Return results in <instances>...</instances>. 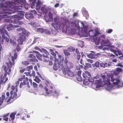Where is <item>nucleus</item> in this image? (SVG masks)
Returning a JSON list of instances; mask_svg holds the SVG:
<instances>
[{
  "label": "nucleus",
  "mask_w": 123,
  "mask_h": 123,
  "mask_svg": "<svg viewBox=\"0 0 123 123\" xmlns=\"http://www.w3.org/2000/svg\"><path fill=\"white\" fill-rule=\"evenodd\" d=\"M15 3L12 2L11 3L9 1H6L5 3H1L0 4V6L1 7H4L5 8L3 9V11H4L3 13H7L9 14H11L14 13L13 10L14 12H19L17 15H14V17L15 18L17 19L20 20L22 19L24 16V12L20 11L19 10L21 9H18V11H16L14 8V6L13 4H14Z\"/></svg>",
  "instance_id": "1"
},
{
  "label": "nucleus",
  "mask_w": 123,
  "mask_h": 123,
  "mask_svg": "<svg viewBox=\"0 0 123 123\" xmlns=\"http://www.w3.org/2000/svg\"><path fill=\"white\" fill-rule=\"evenodd\" d=\"M14 51L15 52L13 54V55L11 57L12 62L11 60H9L8 62L6 63V64L7 66V68L6 65H3V68L5 71V73L3 76V74L0 76V84H4L8 80V78L6 77L7 74L8 75L10 74V73L11 71V68L12 66V65H14L15 64L14 60L16 59L17 57V54L15 50H14Z\"/></svg>",
  "instance_id": "2"
},
{
  "label": "nucleus",
  "mask_w": 123,
  "mask_h": 123,
  "mask_svg": "<svg viewBox=\"0 0 123 123\" xmlns=\"http://www.w3.org/2000/svg\"><path fill=\"white\" fill-rule=\"evenodd\" d=\"M17 30L18 32H21L19 33L18 34L19 36L17 40L18 44L16 46L15 49L18 52L21 49L20 46L19 45V44L21 45L22 44L23 42L25 41L26 39V36L28 37L30 33L29 32H27L25 28L22 27L17 29Z\"/></svg>",
  "instance_id": "3"
},
{
  "label": "nucleus",
  "mask_w": 123,
  "mask_h": 123,
  "mask_svg": "<svg viewBox=\"0 0 123 123\" xmlns=\"http://www.w3.org/2000/svg\"><path fill=\"white\" fill-rule=\"evenodd\" d=\"M15 4H13L14 6V8L16 11H18V9H21V8L25 7L26 9L28 8V4L25 1V0H13ZM12 2L11 3H12Z\"/></svg>",
  "instance_id": "4"
},
{
  "label": "nucleus",
  "mask_w": 123,
  "mask_h": 123,
  "mask_svg": "<svg viewBox=\"0 0 123 123\" xmlns=\"http://www.w3.org/2000/svg\"><path fill=\"white\" fill-rule=\"evenodd\" d=\"M64 62V65L63 64H61L62 69L63 71H66V70L68 69H69L73 67V64L70 62H68L67 58H65Z\"/></svg>",
  "instance_id": "5"
},
{
  "label": "nucleus",
  "mask_w": 123,
  "mask_h": 123,
  "mask_svg": "<svg viewBox=\"0 0 123 123\" xmlns=\"http://www.w3.org/2000/svg\"><path fill=\"white\" fill-rule=\"evenodd\" d=\"M107 84L108 85H111L110 81L112 82L114 85H117L120 82V80L118 79H115L113 78V75L111 74L108 75L107 78Z\"/></svg>",
  "instance_id": "6"
},
{
  "label": "nucleus",
  "mask_w": 123,
  "mask_h": 123,
  "mask_svg": "<svg viewBox=\"0 0 123 123\" xmlns=\"http://www.w3.org/2000/svg\"><path fill=\"white\" fill-rule=\"evenodd\" d=\"M16 19H15V20L13 22V21L11 19H7V18H5L4 19V21L6 22H10V23H13L14 24H17V25H18V26H19L18 25H21L23 23L22 22L19 21H17ZM18 26V27H19Z\"/></svg>",
  "instance_id": "7"
},
{
  "label": "nucleus",
  "mask_w": 123,
  "mask_h": 123,
  "mask_svg": "<svg viewBox=\"0 0 123 123\" xmlns=\"http://www.w3.org/2000/svg\"><path fill=\"white\" fill-rule=\"evenodd\" d=\"M17 90H16V92L14 91V95H11V96L8 99V100L7 101V102H9L10 101V100L11 99V98H12V99H16L20 95L16 93V92H17Z\"/></svg>",
  "instance_id": "8"
},
{
  "label": "nucleus",
  "mask_w": 123,
  "mask_h": 123,
  "mask_svg": "<svg viewBox=\"0 0 123 123\" xmlns=\"http://www.w3.org/2000/svg\"><path fill=\"white\" fill-rule=\"evenodd\" d=\"M32 51L33 52L36 54V56L38 59L40 61H42L43 60L42 59L43 55H42L40 54L38 51H37L33 50Z\"/></svg>",
  "instance_id": "9"
},
{
  "label": "nucleus",
  "mask_w": 123,
  "mask_h": 123,
  "mask_svg": "<svg viewBox=\"0 0 123 123\" xmlns=\"http://www.w3.org/2000/svg\"><path fill=\"white\" fill-rule=\"evenodd\" d=\"M2 39L1 40V43H3L4 42V40H5L6 42H8L9 41L10 37L9 36H5V33H3L2 36Z\"/></svg>",
  "instance_id": "10"
},
{
  "label": "nucleus",
  "mask_w": 123,
  "mask_h": 123,
  "mask_svg": "<svg viewBox=\"0 0 123 123\" xmlns=\"http://www.w3.org/2000/svg\"><path fill=\"white\" fill-rule=\"evenodd\" d=\"M123 70L122 69L119 68H116V70L113 71V74L116 76L118 75L120 73H122Z\"/></svg>",
  "instance_id": "11"
},
{
  "label": "nucleus",
  "mask_w": 123,
  "mask_h": 123,
  "mask_svg": "<svg viewBox=\"0 0 123 123\" xmlns=\"http://www.w3.org/2000/svg\"><path fill=\"white\" fill-rule=\"evenodd\" d=\"M42 51L43 53V52L45 55L44 54H43V57L46 58L48 59H49V57L48 56V55L49 54V53L44 48H42Z\"/></svg>",
  "instance_id": "12"
},
{
  "label": "nucleus",
  "mask_w": 123,
  "mask_h": 123,
  "mask_svg": "<svg viewBox=\"0 0 123 123\" xmlns=\"http://www.w3.org/2000/svg\"><path fill=\"white\" fill-rule=\"evenodd\" d=\"M102 80L101 79H99L98 80H95V83L92 84V86H94V87H95L96 88L99 87L98 86V85H97L98 84H100L101 82H102Z\"/></svg>",
  "instance_id": "13"
},
{
  "label": "nucleus",
  "mask_w": 123,
  "mask_h": 123,
  "mask_svg": "<svg viewBox=\"0 0 123 123\" xmlns=\"http://www.w3.org/2000/svg\"><path fill=\"white\" fill-rule=\"evenodd\" d=\"M65 23L64 24H63L62 23H61V25L59 26V27L61 28H63L65 26H66V27H69L70 23L69 21L67 20L65 21Z\"/></svg>",
  "instance_id": "14"
},
{
  "label": "nucleus",
  "mask_w": 123,
  "mask_h": 123,
  "mask_svg": "<svg viewBox=\"0 0 123 123\" xmlns=\"http://www.w3.org/2000/svg\"><path fill=\"white\" fill-rule=\"evenodd\" d=\"M25 17L27 19H30L34 18L33 14L31 13L26 12L25 14Z\"/></svg>",
  "instance_id": "15"
},
{
  "label": "nucleus",
  "mask_w": 123,
  "mask_h": 123,
  "mask_svg": "<svg viewBox=\"0 0 123 123\" xmlns=\"http://www.w3.org/2000/svg\"><path fill=\"white\" fill-rule=\"evenodd\" d=\"M50 88L51 89V90H50V93H52V95H53L54 96L57 97L59 95V93L58 92L56 91V90H55L53 92V91L52 90L53 88V87L52 86H50Z\"/></svg>",
  "instance_id": "16"
},
{
  "label": "nucleus",
  "mask_w": 123,
  "mask_h": 123,
  "mask_svg": "<svg viewBox=\"0 0 123 123\" xmlns=\"http://www.w3.org/2000/svg\"><path fill=\"white\" fill-rule=\"evenodd\" d=\"M27 84L28 87V88H30V86L29 85V83L28 82H26V80H24L23 82H21L20 84L19 87L20 88H22L23 86Z\"/></svg>",
  "instance_id": "17"
},
{
  "label": "nucleus",
  "mask_w": 123,
  "mask_h": 123,
  "mask_svg": "<svg viewBox=\"0 0 123 123\" xmlns=\"http://www.w3.org/2000/svg\"><path fill=\"white\" fill-rule=\"evenodd\" d=\"M1 98L0 97V106L2 104L5 98V93L4 92L2 93Z\"/></svg>",
  "instance_id": "18"
},
{
  "label": "nucleus",
  "mask_w": 123,
  "mask_h": 123,
  "mask_svg": "<svg viewBox=\"0 0 123 123\" xmlns=\"http://www.w3.org/2000/svg\"><path fill=\"white\" fill-rule=\"evenodd\" d=\"M11 89L12 90L10 93V94L11 95H14V91L16 92V90H17V91L16 92V93L17 94V92L18 91V89L17 88V87H16V88H15V86H14L12 85L11 87Z\"/></svg>",
  "instance_id": "19"
},
{
  "label": "nucleus",
  "mask_w": 123,
  "mask_h": 123,
  "mask_svg": "<svg viewBox=\"0 0 123 123\" xmlns=\"http://www.w3.org/2000/svg\"><path fill=\"white\" fill-rule=\"evenodd\" d=\"M18 26L17 25H13L12 24H10L9 26L7 27V29L9 31L12 29V27H17Z\"/></svg>",
  "instance_id": "20"
},
{
  "label": "nucleus",
  "mask_w": 123,
  "mask_h": 123,
  "mask_svg": "<svg viewBox=\"0 0 123 123\" xmlns=\"http://www.w3.org/2000/svg\"><path fill=\"white\" fill-rule=\"evenodd\" d=\"M81 24L82 25V26H81V28L82 29H84V33H85L86 34H87L88 31H87V28L88 27L87 26H84V24L83 22L81 23Z\"/></svg>",
  "instance_id": "21"
},
{
  "label": "nucleus",
  "mask_w": 123,
  "mask_h": 123,
  "mask_svg": "<svg viewBox=\"0 0 123 123\" xmlns=\"http://www.w3.org/2000/svg\"><path fill=\"white\" fill-rule=\"evenodd\" d=\"M65 72H67V75L70 77H73L74 76V74L69 69L66 70V71H64Z\"/></svg>",
  "instance_id": "22"
},
{
  "label": "nucleus",
  "mask_w": 123,
  "mask_h": 123,
  "mask_svg": "<svg viewBox=\"0 0 123 123\" xmlns=\"http://www.w3.org/2000/svg\"><path fill=\"white\" fill-rule=\"evenodd\" d=\"M86 34L87 36L89 35L90 37H92L94 35V34L93 30H90L89 32H87V34Z\"/></svg>",
  "instance_id": "23"
},
{
  "label": "nucleus",
  "mask_w": 123,
  "mask_h": 123,
  "mask_svg": "<svg viewBox=\"0 0 123 123\" xmlns=\"http://www.w3.org/2000/svg\"><path fill=\"white\" fill-rule=\"evenodd\" d=\"M41 10L43 13H46L47 12L48 10L47 8L45 6L42 7L41 8Z\"/></svg>",
  "instance_id": "24"
},
{
  "label": "nucleus",
  "mask_w": 123,
  "mask_h": 123,
  "mask_svg": "<svg viewBox=\"0 0 123 123\" xmlns=\"http://www.w3.org/2000/svg\"><path fill=\"white\" fill-rule=\"evenodd\" d=\"M95 54V52L93 51L92 53H90L88 55V57L90 58L93 59L96 58L94 55Z\"/></svg>",
  "instance_id": "25"
},
{
  "label": "nucleus",
  "mask_w": 123,
  "mask_h": 123,
  "mask_svg": "<svg viewBox=\"0 0 123 123\" xmlns=\"http://www.w3.org/2000/svg\"><path fill=\"white\" fill-rule=\"evenodd\" d=\"M9 114V113H7L4 114L3 116V118H4L3 120L6 121H7L8 120V117H7Z\"/></svg>",
  "instance_id": "26"
},
{
  "label": "nucleus",
  "mask_w": 123,
  "mask_h": 123,
  "mask_svg": "<svg viewBox=\"0 0 123 123\" xmlns=\"http://www.w3.org/2000/svg\"><path fill=\"white\" fill-rule=\"evenodd\" d=\"M75 21H72L71 22L70 24L71 26L72 27H76L77 26L78 27L79 26H77L78 25L75 24Z\"/></svg>",
  "instance_id": "27"
},
{
  "label": "nucleus",
  "mask_w": 123,
  "mask_h": 123,
  "mask_svg": "<svg viewBox=\"0 0 123 123\" xmlns=\"http://www.w3.org/2000/svg\"><path fill=\"white\" fill-rule=\"evenodd\" d=\"M110 43L109 40L108 39H106L105 40H102L101 43L103 44H107Z\"/></svg>",
  "instance_id": "28"
},
{
  "label": "nucleus",
  "mask_w": 123,
  "mask_h": 123,
  "mask_svg": "<svg viewBox=\"0 0 123 123\" xmlns=\"http://www.w3.org/2000/svg\"><path fill=\"white\" fill-rule=\"evenodd\" d=\"M16 113H15L12 112L11 113L10 116V117L11 118L12 120H13L15 118V115Z\"/></svg>",
  "instance_id": "29"
},
{
  "label": "nucleus",
  "mask_w": 123,
  "mask_h": 123,
  "mask_svg": "<svg viewBox=\"0 0 123 123\" xmlns=\"http://www.w3.org/2000/svg\"><path fill=\"white\" fill-rule=\"evenodd\" d=\"M106 84H107V81L106 82H105V81L104 80H103L101 82L100 85H98V87H100V86H103L104 85H105Z\"/></svg>",
  "instance_id": "30"
},
{
  "label": "nucleus",
  "mask_w": 123,
  "mask_h": 123,
  "mask_svg": "<svg viewBox=\"0 0 123 123\" xmlns=\"http://www.w3.org/2000/svg\"><path fill=\"white\" fill-rule=\"evenodd\" d=\"M44 30L43 28H38L37 29V31L38 32L42 33L44 32Z\"/></svg>",
  "instance_id": "31"
},
{
  "label": "nucleus",
  "mask_w": 123,
  "mask_h": 123,
  "mask_svg": "<svg viewBox=\"0 0 123 123\" xmlns=\"http://www.w3.org/2000/svg\"><path fill=\"white\" fill-rule=\"evenodd\" d=\"M100 67L104 68L106 67L107 63L106 62L101 63H100Z\"/></svg>",
  "instance_id": "32"
},
{
  "label": "nucleus",
  "mask_w": 123,
  "mask_h": 123,
  "mask_svg": "<svg viewBox=\"0 0 123 123\" xmlns=\"http://www.w3.org/2000/svg\"><path fill=\"white\" fill-rule=\"evenodd\" d=\"M68 51L70 52L74 51L75 50V49L72 46H70L68 48Z\"/></svg>",
  "instance_id": "33"
},
{
  "label": "nucleus",
  "mask_w": 123,
  "mask_h": 123,
  "mask_svg": "<svg viewBox=\"0 0 123 123\" xmlns=\"http://www.w3.org/2000/svg\"><path fill=\"white\" fill-rule=\"evenodd\" d=\"M87 80H88L89 82H93L94 81V80L93 79V78L90 76L89 77L87 78Z\"/></svg>",
  "instance_id": "34"
},
{
  "label": "nucleus",
  "mask_w": 123,
  "mask_h": 123,
  "mask_svg": "<svg viewBox=\"0 0 123 123\" xmlns=\"http://www.w3.org/2000/svg\"><path fill=\"white\" fill-rule=\"evenodd\" d=\"M10 43L13 45H15L16 44V41L11 39L10 40Z\"/></svg>",
  "instance_id": "35"
},
{
  "label": "nucleus",
  "mask_w": 123,
  "mask_h": 123,
  "mask_svg": "<svg viewBox=\"0 0 123 123\" xmlns=\"http://www.w3.org/2000/svg\"><path fill=\"white\" fill-rule=\"evenodd\" d=\"M21 63L22 64L25 66L29 64V62L26 61H23Z\"/></svg>",
  "instance_id": "36"
},
{
  "label": "nucleus",
  "mask_w": 123,
  "mask_h": 123,
  "mask_svg": "<svg viewBox=\"0 0 123 123\" xmlns=\"http://www.w3.org/2000/svg\"><path fill=\"white\" fill-rule=\"evenodd\" d=\"M44 32L46 34L48 35L50 34V31L47 29H44Z\"/></svg>",
  "instance_id": "37"
},
{
  "label": "nucleus",
  "mask_w": 123,
  "mask_h": 123,
  "mask_svg": "<svg viewBox=\"0 0 123 123\" xmlns=\"http://www.w3.org/2000/svg\"><path fill=\"white\" fill-rule=\"evenodd\" d=\"M95 33H94L95 36L100 34V33L99 32L98 29H95Z\"/></svg>",
  "instance_id": "38"
},
{
  "label": "nucleus",
  "mask_w": 123,
  "mask_h": 123,
  "mask_svg": "<svg viewBox=\"0 0 123 123\" xmlns=\"http://www.w3.org/2000/svg\"><path fill=\"white\" fill-rule=\"evenodd\" d=\"M76 79L77 80L79 81H82V79L80 76H77Z\"/></svg>",
  "instance_id": "39"
},
{
  "label": "nucleus",
  "mask_w": 123,
  "mask_h": 123,
  "mask_svg": "<svg viewBox=\"0 0 123 123\" xmlns=\"http://www.w3.org/2000/svg\"><path fill=\"white\" fill-rule=\"evenodd\" d=\"M49 50L50 52L52 55L53 56L54 58H55V57L56 56V54L54 52L53 50L51 49H50Z\"/></svg>",
  "instance_id": "40"
},
{
  "label": "nucleus",
  "mask_w": 123,
  "mask_h": 123,
  "mask_svg": "<svg viewBox=\"0 0 123 123\" xmlns=\"http://www.w3.org/2000/svg\"><path fill=\"white\" fill-rule=\"evenodd\" d=\"M64 53L66 55L68 56L70 55V53L67 50H64Z\"/></svg>",
  "instance_id": "41"
},
{
  "label": "nucleus",
  "mask_w": 123,
  "mask_h": 123,
  "mask_svg": "<svg viewBox=\"0 0 123 123\" xmlns=\"http://www.w3.org/2000/svg\"><path fill=\"white\" fill-rule=\"evenodd\" d=\"M53 69L55 70H56L58 69V68L56 64L55 63L54 64Z\"/></svg>",
  "instance_id": "42"
},
{
  "label": "nucleus",
  "mask_w": 123,
  "mask_h": 123,
  "mask_svg": "<svg viewBox=\"0 0 123 123\" xmlns=\"http://www.w3.org/2000/svg\"><path fill=\"white\" fill-rule=\"evenodd\" d=\"M101 40L100 37H99L97 41L95 42V44L96 45H98L99 44Z\"/></svg>",
  "instance_id": "43"
},
{
  "label": "nucleus",
  "mask_w": 123,
  "mask_h": 123,
  "mask_svg": "<svg viewBox=\"0 0 123 123\" xmlns=\"http://www.w3.org/2000/svg\"><path fill=\"white\" fill-rule=\"evenodd\" d=\"M33 66L32 65L27 66L26 67L28 71H30L31 69L33 68Z\"/></svg>",
  "instance_id": "44"
},
{
  "label": "nucleus",
  "mask_w": 123,
  "mask_h": 123,
  "mask_svg": "<svg viewBox=\"0 0 123 123\" xmlns=\"http://www.w3.org/2000/svg\"><path fill=\"white\" fill-rule=\"evenodd\" d=\"M95 64L96 67L98 68L99 66V62L97 61L95 62Z\"/></svg>",
  "instance_id": "45"
},
{
  "label": "nucleus",
  "mask_w": 123,
  "mask_h": 123,
  "mask_svg": "<svg viewBox=\"0 0 123 123\" xmlns=\"http://www.w3.org/2000/svg\"><path fill=\"white\" fill-rule=\"evenodd\" d=\"M34 49L36 50L39 51L41 53L43 52L42 51V50L37 46L35 47L34 48Z\"/></svg>",
  "instance_id": "46"
},
{
  "label": "nucleus",
  "mask_w": 123,
  "mask_h": 123,
  "mask_svg": "<svg viewBox=\"0 0 123 123\" xmlns=\"http://www.w3.org/2000/svg\"><path fill=\"white\" fill-rule=\"evenodd\" d=\"M30 58H36V56L32 54H30L28 56Z\"/></svg>",
  "instance_id": "47"
},
{
  "label": "nucleus",
  "mask_w": 123,
  "mask_h": 123,
  "mask_svg": "<svg viewBox=\"0 0 123 123\" xmlns=\"http://www.w3.org/2000/svg\"><path fill=\"white\" fill-rule=\"evenodd\" d=\"M58 57L59 59H60V60L61 61H63L64 60V57L61 55H58Z\"/></svg>",
  "instance_id": "48"
},
{
  "label": "nucleus",
  "mask_w": 123,
  "mask_h": 123,
  "mask_svg": "<svg viewBox=\"0 0 123 123\" xmlns=\"http://www.w3.org/2000/svg\"><path fill=\"white\" fill-rule=\"evenodd\" d=\"M31 13H32V14H33L34 15L37 14L36 11L35 10H31L30 11Z\"/></svg>",
  "instance_id": "49"
},
{
  "label": "nucleus",
  "mask_w": 123,
  "mask_h": 123,
  "mask_svg": "<svg viewBox=\"0 0 123 123\" xmlns=\"http://www.w3.org/2000/svg\"><path fill=\"white\" fill-rule=\"evenodd\" d=\"M51 32L54 35H55L57 33V31H55L53 29H51Z\"/></svg>",
  "instance_id": "50"
},
{
  "label": "nucleus",
  "mask_w": 123,
  "mask_h": 123,
  "mask_svg": "<svg viewBox=\"0 0 123 123\" xmlns=\"http://www.w3.org/2000/svg\"><path fill=\"white\" fill-rule=\"evenodd\" d=\"M34 80L36 82L38 83H39L40 81V80L38 78L36 77L35 78V79Z\"/></svg>",
  "instance_id": "51"
},
{
  "label": "nucleus",
  "mask_w": 123,
  "mask_h": 123,
  "mask_svg": "<svg viewBox=\"0 0 123 123\" xmlns=\"http://www.w3.org/2000/svg\"><path fill=\"white\" fill-rule=\"evenodd\" d=\"M2 30H3L4 31V32L6 34V35L7 36H9V34L8 32L6 31V30L4 28L2 29Z\"/></svg>",
  "instance_id": "52"
},
{
  "label": "nucleus",
  "mask_w": 123,
  "mask_h": 123,
  "mask_svg": "<svg viewBox=\"0 0 123 123\" xmlns=\"http://www.w3.org/2000/svg\"><path fill=\"white\" fill-rule=\"evenodd\" d=\"M84 73L87 76H91V74L90 73L87 71H85Z\"/></svg>",
  "instance_id": "53"
},
{
  "label": "nucleus",
  "mask_w": 123,
  "mask_h": 123,
  "mask_svg": "<svg viewBox=\"0 0 123 123\" xmlns=\"http://www.w3.org/2000/svg\"><path fill=\"white\" fill-rule=\"evenodd\" d=\"M113 30L111 29H109L108 30L106 31V32L108 34L111 33L112 32Z\"/></svg>",
  "instance_id": "54"
},
{
  "label": "nucleus",
  "mask_w": 123,
  "mask_h": 123,
  "mask_svg": "<svg viewBox=\"0 0 123 123\" xmlns=\"http://www.w3.org/2000/svg\"><path fill=\"white\" fill-rule=\"evenodd\" d=\"M32 84L34 88H36L37 87L38 85L36 83L34 82H33Z\"/></svg>",
  "instance_id": "55"
},
{
  "label": "nucleus",
  "mask_w": 123,
  "mask_h": 123,
  "mask_svg": "<svg viewBox=\"0 0 123 123\" xmlns=\"http://www.w3.org/2000/svg\"><path fill=\"white\" fill-rule=\"evenodd\" d=\"M83 84L85 85H88L89 84L88 82L85 80H84L83 81Z\"/></svg>",
  "instance_id": "56"
},
{
  "label": "nucleus",
  "mask_w": 123,
  "mask_h": 123,
  "mask_svg": "<svg viewBox=\"0 0 123 123\" xmlns=\"http://www.w3.org/2000/svg\"><path fill=\"white\" fill-rule=\"evenodd\" d=\"M82 76L83 77L85 78V79H86L87 77V75L85 73H83L82 74Z\"/></svg>",
  "instance_id": "57"
},
{
  "label": "nucleus",
  "mask_w": 123,
  "mask_h": 123,
  "mask_svg": "<svg viewBox=\"0 0 123 123\" xmlns=\"http://www.w3.org/2000/svg\"><path fill=\"white\" fill-rule=\"evenodd\" d=\"M116 52L118 53V54L119 55H121L122 54V53L121 51L119 50H117Z\"/></svg>",
  "instance_id": "58"
},
{
  "label": "nucleus",
  "mask_w": 123,
  "mask_h": 123,
  "mask_svg": "<svg viewBox=\"0 0 123 123\" xmlns=\"http://www.w3.org/2000/svg\"><path fill=\"white\" fill-rule=\"evenodd\" d=\"M44 89L46 91V92L47 94H49L50 93V92H47L48 91V88L46 87H44Z\"/></svg>",
  "instance_id": "59"
},
{
  "label": "nucleus",
  "mask_w": 123,
  "mask_h": 123,
  "mask_svg": "<svg viewBox=\"0 0 123 123\" xmlns=\"http://www.w3.org/2000/svg\"><path fill=\"white\" fill-rule=\"evenodd\" d=\"M24 74H25L27 76H31V73L30 72H25L24 73Z\"/></svg>",
  "instance_id": "60"
},
{
  "label": "nucleus",
  "mask_w": 123,
  "mask_h": 123,
  "mask_svg": "<svg viewBox=\"0 0 123 123\" xmlns=\"http://www.w3.org/2000/svg\"><path fill=\"white\" fill-rule=\"evenodd\" d=\"M100 53H96L95 54H95L94 55V56L95 57H96V58H98V56L99 55H100Z\"/></svg>",
  "instance_id": "61"
},
{
  "label": "nucleus",
  "mask_w": 123,
  "mask_h": 123,
  "mask_svg": "<svg viewBox=\"0 0 123 123\" xmlns=\"http://www.w3.org/2000/svg\"><path fill=\"white\" fill-rule=\"evenodd\" d=\"M81 70L78 71L77 72V76H80L81 75Z\"/></svg>",
  "instance_id": "62"
},
{
  "label": "nucleus",
  "mask_w": 123,
  "mask_h": 123,
  "mask_svg": "<svg viewBox=\"0 0 123 123\" xmlns=\"http://www.w3.org/2000/svg\"><path fill=\"white\" fill-rule=\"evenodd\" d=\"M87 61L91 63H92L93 62V61L91 59H88L87 60Z\"/></svg>",
  "instance_id": "63"
},
{
  "label": "nucleus",
  "mask_w": 123,
  "mask_h": 123,
  "mask_svg": "<svg viewBox=\"0 0 123 123\" xmlns=\"http://www.w3.org/2000/svg\"><path fill=\"white\" fill-rule=\"evenodd\" d=\"M41 2L40 1L38 0H37V6H38L41 4Z\"/></svg>",
  "instance_id": "64"
}]
</instances>
